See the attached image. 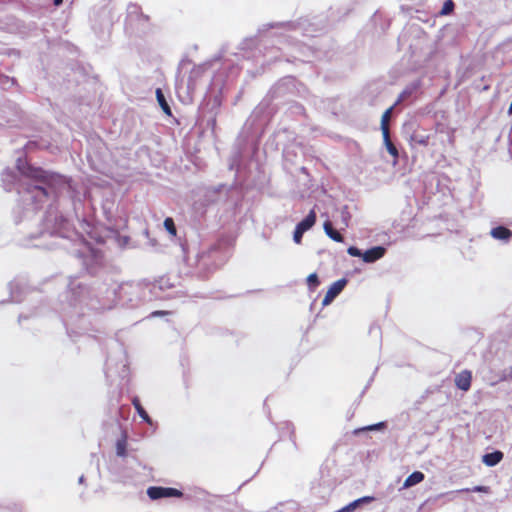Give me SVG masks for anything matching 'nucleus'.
Wrapping results in <instances>:
<instances>
[{
	"mask_svg": "<svg viewBox=\"0 0 512 512\" xmlns=\"http://www.w3.org/2000/svg\"><path fill=\"white\" fill-rule=\"evenodd\" d=\"M117 455L122 456V457H124L126 455V443L124 441H118Z\"/></svg>",
	"mask_w": 512,
	"mask_h": 512,
	"instance_id": "nucleus-20",
	"label": "nucleus"
},
{
	"mask_svg": "<svg viewBox=\"0 0 512 512\" xmlns=\"http://www.w3.org/2000/svg\"><path fill=\"white\" fill-rule=\"evenodd\" d=\"M27 176L43 183H48L52 179L51 175L42 168L29 167Z\"/></svg>",
	"mask_w": 512,
	"mask_h": 512,
	"instance_id": "nucleus-6",
	"label": "nucleus"
},
{
	"mask_svg": "<svg viewBox=\"0 0 512 512\" xmlns=\"http://www.w3.org/2000/svg\"><path fill=\"white\" fill-rule=\"evenodd\" d=\"M371 498L369 497H363V498H360L358 500H355L353 502H351L350 504H348L347 506H345L344 508H342L341 510H339L338 512H351L353 511L354 509H356V507L361 503V502H367L369 501Z\"/></svg>",
	"mask_w": 512,
	"mask_h": 512,
	"instance_id": "nucleus-15",
	"label": "nucleus"
},
{
	"mask_svg": "<svg viewBox=\"0 0 512 512\" xmlns=\"http://www.w3.org/2000/svg\"><path fill=\"white\" fill-rule=\"evenodd\" d=\"M155 93H156L157 101H158L160 107L162 108L163 112L166 115L171 116V114H172L171 108H170L169 104L167 103L162 90L160 88H157Z\"/></svg>",
	"mask_w": 512,
	"mask_h": 512,
	"instance_id": "nucleus-14",
	"label": "nucleus"
},
{
	"mask_svg": "<svg viewBox=\"0 0 512 512\" xmlns=\"http://www.w3.org/2000/svg\"><path fill=\"white\" fill-rule=\"evenodd\" d=\"M472 373L469 370H463L455 377V385L463 390L468 391L471 387Z\"/></svg>",
	"mask_w": 512,
	"mask_h": 512,
	"instance_id": "nucleus-4",
	"label": "nucleus"
},
{
	"mask_svg": "<svg viewBox=\"0 0 512 512\" xmlns=\"http://www.w3.org/2000/svg\"><path fill=\"white\" fill-rule=\"evenodd\" d=\"M307 284L311 290H315L319 286L320 281L316 273H312L307 277Z\"/></svg>",
	"mask_w": 512,
	"mask_h": 512,
	"instance_id": "nucleus-17",
	"label": "nucleus"
},
{
	"mask_svg": "<svg viewBox=\"0 0 512 512\" xmlns=\"http://www.w3.org/2000/svg\"><path fill=\"white\" fill-rule=\"evenodd\" d=\"M393 109H394V106H391L387 110H385L384 113L382 114V117H381L382 134L390 133L389 123H390Z\"/></svg>",
	"mask_w": 512,
	"mask_h": 512,
	"instance_id": "nucleus-13",
	"label": "nucleus"
},
{
	"mask_svg": "<svg viewBox=\"0 0 512 512\" xmlns=\"http://www.w3.org/2000/svg\"><path fill=\"white\" fill-rule=\"evenodd\" d=\"M425 478V475L421 471H415L410 474L403 483V488H410L414 485L421 483Z\"/></svg>",
	"mask_w": 512,
	"mask_h": 512,
	"instance_id": "nucleus-10",
	"label": "nucleus"
},
{
	"mask_svg": "<svg viewBox=\"0 0 512 512\" xmlns=\"http://www.w3.org/2000/svg\"><path fill=\"white\" fill-rule=\"evenodd\" d=\"M454 9V2L452 0H446L440 12L441 15H448Z\"/></svg>",
	"mask_w": 512,
	"mask_h": 512,
	"instance_id": "nucleus-19",
	"label": "nucleus"
},
{
	"mask_svg": "<svg viewBox=\"0 0 512 512\" xmlns=\"http://www.w3.org/2000/svg\"><path fill=\"white\" fill-rule=\"evenodd\" d=\"M509 113L512 114V101H511V104L509 106Z\"/></svg>",
	"mask_w": 512,
	"mask_h": 512,
	"instance_id": "nucleus-27",
	"label": "nucleus"
},
{
	"mask_svg": "<svg viewBox=\"0 0 512 512\" xmlns=\"http://www.w3.org/2000/svg\"><path fill=\"white\" fill-rule=\"evenodd\" d=\"M385 426V423L384 422H380V423H377V424H374V425H370V426H367V427H364L361 429V431H367V430H378V429H381Z\"/></svg>",
	"mask_w": 512,
	"mask_h": 512,
	"instance_id": "nucleus-22",
	"label": "nucleus"
},
{
	"mask_svg": "<svg viewBox=\"0 0 512 512\" xmlns=\"http://www.w3.org/2000/svg\"><path fill=\"white\" fill-rule=\"evenodd\" d=\"M147 495L152 500H158L169 497L180 498L183 496V493L176 488L151 486L147 489Z\"/></svg>",
	"mask_w": 512,
	"mask_h": 512,
	"instance_id": "nucleus-1",
	"label": "nucleus"
},
{
	"mask_svg": "<svg viewBox=\"0 0 512 512\" xmlns=\"http://www.w3.org/2000/svg\"><path fill=\"white\" fill-rule=\"evenodd\" d=\"M168 314H170L169 311L157 310V311H153L151 313V316L152 317H158V316H164V315H168Z\"/></svg>",
	"mask_w": 512,
	"mask_h": 512,
	"instance_id": "nucleus-23",
	"label": "nucleus"
},
{
	"mask_svg": "<svg viewBox=\"0 0 512 512\" xmlns=\"http://www.w3.org/2000/svg\"><path fill=\"white\" fill-rule=\"evenodd\" d=\"M347 252L349 255H351L353 257H361L362 258V256H363V253L361 252V250L355 246H350L348 248Z\"/></svg>",
	"mask_w": 512,
	"mask_h": 512,
	"instance_id": "nucleus-21",
	"label": "nucleus"
},
{
	"mask_svg": "<svg viewBox=\"0 0 512 512\" xmlns=\"http://www.w3.org/2000/svg\"><path fill=\"white\" fill-rule=\"evenodd\" d=\"M164 227L171 236H173V237L176 236V234H177L176 226H175L174 220L171 217H167L164 220Z\"/></svg>",
	"mask_w": 512,
	"mask_h": 512,
	"instance_id": "nucleus-16",
	"label": "nucleus"
},
{
	"mask_svg": "<svg viewBox=\"0 0 512 512\" xmlns=\"http://www.w3.org/2000/svg\"><path fill=\"white\" fill-rule=\"evenodd\" d=\"M324 231L325 233L334 241L336 242H343L344 241V238L343 236L341 235L340 232H338L336 229H334L332 223L327 220L324 222Z\"/></svg>",
	"mask_w": 512,
	"mask_h": 512,
	"instance_id": "nucleus-11",
	"label": "nucleus"
},
{
	"mask_svg": "<svg viewBox=\"0 0 512 512\" xmlns=\"http://www.w3.org/2000/svg\"><path fill=\"white\" fill-rule=\"evenodd\" d=\"M63 3V0H54V5L59 6Z\"/></svg>",
	"mask_w": 512,
	"mask_h": 512,
	"instance_id": "nucleus-24",
	"label": "nucleus"
},
{
	"mask_svg": "<svg viewBox=\"0 0 512 512\" xmlns=\"http://www.w3.org/2000/svg\"><path fill=\"white\" fill-rule=\"evenodd\" d=\"M385 252V248L381 246H376L365 251L363 253L362 259L366 263H372L382 258Z\"/></svg>",
	"mask_w": 512,
	"mask_h": 512,
	"instance_id": "nucleus-5",
	"label": "nucleus"
},
{
	"mask_svg": "<svg viewBox=\"0 0 512 512\" xmlns=\"http://www.w3.org/2000/svg\"><path fill=\"white\" fill-rule=\"evenodd\" d=\"M399 104V101H396L393 106H397Z\"/></svg>",
	"mask_w": 512,
	"mask_h": 512,
	"instance_id": "nucleus-29",
	"label": "nucleus"
},
{
	"mask_svg": "<svg viewBox=\"0 0 512 512\" xmlns=\"http://www.w3.org/2000/svg\"><path fill=\"white\" fill-rule=\"evenodd\" d=\"M132 404H133L135 410L137 411L138 415L142 418V420L151 425L152 420H151L150 416L148 415V413L146 412V410L143 408L138 397H134L132 399Z\"/></svg>",
	"mask_w": 512,
	"mask_h": 512,
	"instance_id": "nucleus-12",
	"label": "nucleus"
},
{
	"mask_svg": "<svg viewBox=\"0 0 512 512\" xmlns=\"http://www.w3.org/2000/svg\"><path fill=\"white\" fill-rule=\"evenodd\" d=\"M491 236L499 240H509L512 237V231L504 226H497L491 230Z\"/></svg>",
	"mask_w": 512,
	"mask_h": 512,
	"instance_id": "nucleus-8",
	"label": "nucleus"
},
{
	"mask_svg": "<svg viewBox=\"0 0 512 512\" xmlns=\"http://www.w3.org/2000/svg\"><path fill=\"white\" fill-rule=\"evenodd\" d=\"M315 222H316V213L314 210H311L309 212V214L301 222H299L297 224V226L294 230L293 239H294L295 243H297V244L301 243L303 234L306 231H308L309 229H311L314 226Z\"/></svg>",
	"mask_w": 512,
	"mask_h": 512,
	"instance_id": "nucleus-2",
	"label": "nucleus"
},
{
	"mask_svg": "<svg viewBox=\"0 0 512 512\" xmlns=\"http://www.w3.org/2000/svg\"><path fill=\"white\" fill-rule=\"evenodd\" d=\"M38 189H39L41 192H43L44 194H46V190H45L44 188H42V187H38Z\"/></svg>",
	"mask_w": 512,
	"mask_h": 512,
	"instance_id": "nucleus-26",
	"label": "nucleus"
},
{
	"mask_svg": "<svg viewBox=\"0 0 512 512\" xmlns=\"http://www.w3.org/2000/svg\"><path fill=\"white\" fill-rule=\"evenodd\" d=\"M399 104V101H396L393 106H397Z\"/></svg>",
	"mask_w": 512,
	"mask_h": 512,
	"instance_id": "nucleus-30",
	"label": "nucleus"
},
{
	"mask_svg": "<svg viewBox=\"0 0 512 512\" xmlns=\"http://www.w3.org/2000/svg\"><path fill=\"white\" fill-rule=\"evenodd\" d=\"M382 136H383L384 145H385L388 153L393 157V159H394L393 163L396 164L398 162V158H399L398 149L391 141L390 133L382 134Z\"/></svg>",
	"mask_w": 512,
	"mask_h": 512,
	"instance_id": "nucleus-7",
	"label": "nucleus"
},
{
	"mask_svg": "<svg viewBox=\"0 0 512 512\" xmlns=\"http://www.w3.org/2000/svg\"><path fill=\"white\" fill-rule=\"evenodd\" d=\"M419 144L427 145V138H426V139L419 140Z\"/></svg>",
	"mask_w": 512,
	"mask_h": 512,
	"instance_id": "nucleus-25",
	"label": "nucleus"
},
{
	"mask_svg": "<svg viewBox=\"0 0 512 512\" xmlns=\"http://www.w3.org/2000/svg\"><path fill=\"white\" fill-rule=\"evenodd\" d=\"M459 493L462 492H482V493H489L490 488L488 486H475L473 488H464L458 490Z\"/></svg>",
	"mask_w": 512,
	"mask_h": 512,
	"instance_id": "nucleus-18",
	"label": "nucleus"
},
{
	"mask_svg": "<svg viewBox=\"0 0 512 512\" xmlns=\"http://www.w3.org/2000/svg\"><path fill=\"white\" fill-rule=\"evenodd\" d=\"M503 459L501 451H494L483 456L482 461L486 466L492 467L497 465Z\"/></svg>",
	"mask_w": 512,
	"mask_h": 512,
	"instance_id": "nucleus-9",
	"label": "nucleus"
},
{
	"mask_svg": "<svg viewBox=\"0 0 512 512\" xmlns=\"http://www.w3.org/2000/svg\"><path fill=\"white\" fill-rule=\"evenodd\" d=\"M347 284V280L342 278L334 282L326 292V295L323 298L322 304L323 306L329 305L345 288Z\"/></svg>",
	"mask_w": 512,
	"mask_h": 512,
	"instance_id": "nucleus-3",
	"label": "nucleus"
},
{
	"mask_svg": "<svg viewBox=\"0 0 512 512\" xmlns=\"http://www.w3.org/2000/svg\"><path fill=\"white\" fill-rule=\"evenodd\" d=\"M399 104V101H396L393 106H397Z\"/></svg>",
	"mask_w": 512,
	"mask_h": 512,
	"instance_id": "nucleus-28",
	"label": "nucleus"
}]
</instances>
